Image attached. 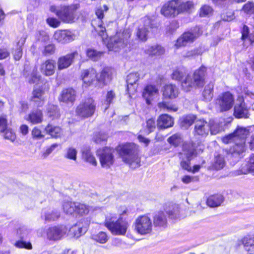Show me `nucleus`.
<instances>
[{"label": "nucleus", "mask_w": 254, "mask_h": 254, "mask_svg": "<svg viewBox=\"0 0 254 254\" xmlns=\"http://www.w3.org/2000/svg\"><path fill=\"white\" fill-rule=\"evenodd\" d=\"M118 149L124 162L129 164L133 168L139 166L140 160L138 156V146L133 143H127L120 145Z\"/></svg>", "instance_id": "obj_1"}, {"label": "nucleus", "mask_w": 254, "mask_h": 254, "mask_svg": "<svg viewBox=\"0 0 254 254\" xmlns=\"http://www.w3.org/2000/svg\"><path fill=\"white\" fill-rule=\"evenodd\" d=\"M206 68L201 66L192 75H188L182 82V88L186 92L192 88L202 86L204 84Z\"/></svg>", "instance_id": "obj_2"}, {"label": "nucleus", "mask_w": 254, "mask_h": 254, "mask_svg": "<svg viewBox=\"0 0 254 254\" xmlns=\"http://www.w3.org/2000/svg\"><path fill=\"white\" fill-rule=\"evenodd\" d=\"M193 6L191 1L181 2L179 0L169 1L162 7L161 14L166 17H175L180 13L187 11Z\"/></svg>", "instance_id": "obj_3"}, {"label": "nucleus", "mask_w": 254, "mask_h": 254, "mask_svg": "<svg viewBox=\"0 0 254 254\" xmlns=\"http://www.w3.org/2000/svg\"><path fill=\"white\" fill-rule=\"evenodd\" d=\"M126 213V210L120 214L117 220L113 217L106 218L105 226L114 235H125L129 226V223L122 215Z\"/></svg>", "instance_id": "obj_4"}, {"label": "nucleus", "mask_w": 254, "mask_h": 254, "mask_svg": "<svg viewBox=\"0 0 254 254\" xmlns=\"http://www.w3.org/2000/svg\"><path fill=\"white\" fill-rule=\"evenodd\" d=\"M78 8V6L77 4L60 7L52 5L50 7V10L55 12L63 22L70 23L74 22L77 19L76 11Z\"/></svg>", "instance_id": "obj_5"}, {"label": "nucleus", "mask_w": 254, "mask_h": 254, "mask_svg": "<svg viewBox=\"0 0 254 254\" xmlns=\"http://www.w3.org/2000/svg\"><path fill=\"white\" fill-rule=\"evenodd\" d=\"M131 35L130 31L125 30L123 33H117L111 37L107 44L110 51L117 52L126 47L128 43V39Z\"/></svg>", "instance_id": "obj_6"}, {"label": "nucleus", "mask_w": 254, "mask_h": 254, "mask_svg": "<svg viewBox=\"0 0 254 254\" xmlns=\"http://www.w3.org/2000/svg\"><path fill=\"white\" fill-rule=\"evenodd\" d=\"M180 158L182 159L180 165L182 168L188 171H191L190 166V161L193 156L196 155V151L194 143H185L182 147V151L179 153Z\"/></svg>", "instance_id": "obj_7"}, {"label": "nucleus", "mask_w": 254, "mask_h": 254, "mask_svg": "<svg viewBox=\"0 0 254 254\" xmlns=\"http://www.w3.org/2000/svg\"><path fill=\"white\" fill-rule=\"evenodd\" d=\"M253 127H238L233 133L226 135L222 138V141L225 144H228L232 141L243 142L245 143L246 139L250 135Z\"/></svg>", "instance_id": "obj_8"}, {"label": "nucleus", "mask_w": 254, "mask_h": 254, "mask_svg": "<svg viewBox=\"0 0 254 254\" xmlns=\"http://www.w3.org/2000/svg\"><path fill=\"white\" fill-rule=\"evenodd\" d=\"M96 109L94 100L89 98L80 103L76 109V115L83 118H87L93 116Z\"/></svg>", "instance_id": "obj_9"}, {"label": "nucleus", "mask_w": 254, "mask_h": 254, "mask_svg": "<svg viewBox=\"0 0 254 254\" xmlns=\"http://www.w3.org/2000/svg\"><path fill=\"white\" fill-rule=\"evenodd\" d=\"M152 226L151 219L145 215L138 217L134 223V230L137 233L142 235L150 233Z\"/></svg>", "instance_id": "obj_10"}, {"label": "nucleus", "mask_w": 254, "mask_h": 254, "mask_svg": "<svg viewBox=\"0 0 254 254\" xmlns=\"http://www.w3.org/2000/svg\"><path fill=\"white\" fill-rule=\"evenodd\" d=\"M234 97L229 92H226L219 95L216 101V106L221 112H225L232 108L234 105Z\"/></svg>", "instance_id": "obj_11"}, {"label": "nucleus", "mask_w": 254, "mask_h": 254, "mask_svg": "<svg viewBox=\"0 0 254 254\" xmlns=\"http://www.w3.org/2000/svg\"><path fill=\"white\" fill-rule=\"evenodd\" d=\"M49 89V85L46 83L38 88L34 89L31 101L34 103L35 106L37 107L43 106L46 100L45 94Z\"/></svg>", "instance_id": "obj_12"}, {"label": "nucleus", "mask_w": 254, "mask_h": 254, "mask_svg": "<svg viewBox=\"0 0 254 254\" xmlns=\"http://www.w3.org/2000/svg\"><path fill=\"white\" fill-rule=\"evenodd\" d=\"M114 152L113 148L109 147H105L104 149L97 150V153L102 167L108 168L113 164L114 161L113 153Z\"/></svg>", "instance_id": "obj_13"}, {"label": "nucleus", "mask_w": 254, "mask_h": 254, "mask_svg": "<svg viewBox=\"0 0 254 254\" xmlns=\"http://www.w3.org/2000/svg\"><path fill=\"white\" fill-rule=\"evenodd\" d=\"M210 126V124L204 120H196L194 123V135L206 137L211 129Z\"/></svg>", "instance_id": "obj_14"}, {"label": "nucleus", "mask_w": 254, "mask_h": 254, "mask_svg": "<svg viewBox=\"0 0 254 254\" xmlns=\"http://www.w3.org/2000/svg\"><path fill=\"white\" fill-rule=\"evenodd\" d=\"M66 231L67 228L65 226L51 227L47 231V238L50 240H58L65 235Z\"/></svg>", "instance_id": "obj_15"}, {"label": "nucleus", "mask_w": 254, "mask_h": 254, "mask_svg": "<svg viewBox=\"0 0 254 254\" xmlns=\"http://www.w3.org/2000/svg\"><path fill=\"white\" fill-rule=\"evenodd\" d=\"M53 37L58 42L65 44L73 41L75 35L69 30H58L55 32Z\"/></svg>", "instance_id": "obj_16"}, {"label": "nucleus", "mask_w": 254, "mask_h": 254, "mask_svg": "<svg viewBox=\"0 0 254 254\" xmlns=\"http://www.w3.org/2000/svg\"><path fill=\"white\" fill-rule=\"evenodd\" d=\"M159 95V90L155 85H147L143 91L142 96L145 99L148 105H150L151 102Z\"/></svg>", "instance_id": "obj_17"}, {"label": "nucleus", "mask_w": 254, "mask_h": 254, "mask_svg": "<svg viewBox=\"0 0 254 254\" xmlns=\"http://www.w3.org/2000/svg\"><path fill=\"white\" fill-rule=\"evenodd\" d=\"M77 51L62 56L58 59V67L59 70H62L69 67L73 62L74 58L78 56Z\"/></svg>", "instance_id": "obj_18"}, {"label": "nucleus", "mask_w": 254, "mask_h": 254, "mask_svg": "<svg viewBox=\"0 0 254 254\" xmlns=\"http://www.w3.org/2000/svg\"><path fill=\"white\" fill-rule=\"evenodd\" d=\"M237 103L234 107V115L237 118H248L249 117V111L244 102V99L239 97Z\"/></svg>", "instance_id": "obj_19"}, {"label": "nucleus", "mask_w": 254, "mask_h": 254, "mask_svg": "<svg viewBox=\"0 0 254 254\" xmlns=\"http://www.w3.org/2000/svg\"><path fill=\"white\" fill-rule=\"evenodd\" d=\"M24 76L30 84L38 82L40 79V75L38 73L37 68L35 66L29 68L25 67L23 72Z\"/></svg>", "instance_id": "obj_20"}, {"label": "nucleus", "mask_w": 254, "mask_h": 254, "mask_svg": "<svg viewBox=\"0 0 254 254\" xmlns=\"http://www.w3.org/2000/svg\"><path fill=\"white\" fill-rule=\"evenodd\" d=\"M235 145L229 149H225V151L227 155L234 157H239L246 150L245 143L238 141H234Z\"/></svg>", "instance_id": "obj_21"}, {"label": "nucleus", "mask_w": 254, "mask_h": 254, "mask_svg": "<svg viewBox=\"0 0 254 254\" xmlns=\"http://www.w3.org/2000/svg\"><path fill=\"white\" fill-rule=\"evenodd\" d=\"M108 9V7L106 5H104L103 8H98L95 11V14L98 18V25L95 26L93 25V23L92 24L94 26L95 30L102 36L104 35V32L106 31V29L102 25V21L101 19L104 17V12L107 11Z\"/></svg>", "instance_id": "obj_22"}, {"label": "nucleus", "mask_w": 254, "mask_h": 254, "mask_svg": "<svg viewBox=\"0 0 254 254\" xmlns=\"http://www.w3.org/2000/svg\"><path fill=\"white\" fill-rule=\"evenodd\" d=\"M56 62L54 60L49 59L41 64L40 71L45 76H51L55 72Z\"/></svg>", "instance_id": "obj_23"}, {"label": "nucleus", "mask_w": 254, "mask_h": 254, "mask_svg": "<svg viewBox=\"0 0 254 254\" xmlns=\"http://www.w3.org/2000/svg\"><path fill=\"white\" fill-rule=\"evenodd\" d=\"M163 99H174L179 95V89L176 86L173 84H168L164 86L162 89Z\"/></svg>", "instance_id": "obj_24"}, {"label": "nucleus", "mask_w": 254, "mask_h": 254, "mask_svg": "<svg viewBox=\"0 0 254 254\" xmlns=\"http://www.w3.org/2000/svg\"><path fill=\"white\" fill-rule=\"evenodd\" d=\"M76 96L75 90L73 88H69L62 91L60 100L66 103L72 104L75 101Z\"/></svg>", "instance_id": "obj_25"}, {"label": "nucleus", "mask_w": 254, "mask_h": 254, "mask_svg": "<svg viewBox=\"0 0 254 254\" xmlns=\"http://www.w3.org/2000/svg\"><path fill=\"white\" fill-rule=\"evenodd\" d=\"M197 37V36L193 33L185 32L178 39L175 46L177 47L186 46L188 43L192 42Z\"/></svg>", "instance_id": "obj_26"}, {"label": "nucleus", "mask_w": 254, "mask_h": 254, "mask_svg": "<svg viewBox=\"0 0 254 254\" xmlns=\"http://www.w3.org/2000/svg\"><path fill=\"white\" fill-rule=\"evenodd\" d=\"M81 77L83 82L89 85L97 77L96 71L93 68L83 70L82 71Z\"/></svg>", "instance_id": "obj_27"}, {"label": "nucleus", "mask_w": 254, "mask_h": 254, "mask_svg": "<svg viewBox=\"0 0 254 254\" xmlns=\"http://www.w3.org/2000/svg\"><path fill=\"white\" fill-rule=\"evenodd\" d=\"M173 125V119L167 114H163L158 119L157 127L159 128H167L172 127Z\"/></svg>", "instance_id": "obj_28"}, {"label": "nucleus", "mask_w": 254, "mask_h": 254, "mask_svg": "<svg viewBox=\"0 0 254 254\" xmlns=\"http://www.w3.org/2000/svg\"><path fill=\"white\" fill-rule=\"evenodd\" d=\"M113 70L109 67H105L101 71L99 76L97 77L98 81L106 85L112 80Z\"/></svg>", "instance_id": "obj_29"}, {"label": "nucleus", "mask_w": 254, "mask_h": 254, "mask_svg": "<svg viewBox=\"0 0 254 254\" xmlns=\"http://www.w3.org/2000/svg\"><path fill=\"white\" fill-rule=\"evenodd\" d=\"M43 117L42 111L37 109L32 111L25 119L31 124L35 125L41 123L43 121Z\"/></svg>", "instance_id": "obj_30"}, {"label": "nucleus", "mask_w": 254, "mask_h": 254, "mask_svg": "<svg viewBox=\"0 0 254 254\" xmlns=\"http://www.w3.org/2000/svg\"><path fill=\"white\" fill-rule=\"evenodd\" d=\"M167 218L164 212H157L153 217V224L155 227H163L167 225Z\"/></svg>", "instance_id": "obj_31"}, {"label": "nucleus", "mask_w": 254, "mask_h": 254, "mask_svg": "<svg viewBox=\"0 0 254 254\" xmlns=\"http://www.w3.org/2000/svg\"><path fill=\"white\" fill-rule=\"evenodd\" d=\"M245 252L244 254H252L254 253V237H246L242 240Z\"/></svg>", "instance_id": "obj_32"}, {"label": "nucleus", "mask_w": 254, "mask_h": 254, "mask_svg": "<svg viewBox=\"0 0 254 254\" xmlns=\"http://www.w3.org/2000/svg\"><path fill=\"white\" fill-rule=\"evenodd\" d=\"M223 196L221 194H215L210 196L207 200V205L211 207L219 206L223 201Z\"/></svg>", "instance_id": "obj_33"}, {"label": "nucleus", "mask_w": 254, "mask_h": 254, "mask_svg": "<svg viewBox=\"0 0 254 254\" xmlns=\"http://www.w3.org/2000/svg\"><path fill=\"white\" fill-rule=\"evenodd\" d=\"M213 84L210 82L205 86L202 92L203 100L205 102H210L213 97Z\"/></svg>", "instance_id": "obj_34"}, {"label": "nucleus", "mask_w": 254, "mask_h": 254, "mask_svg": "<svg viewBox=\"0 0 254 254\" xmlns=\"http://www.w3.org/2000/svg\"><path fill=\"white\" fill-rule=\"evenodd\" d=\"M47 114L52 120L60 117V114L58 107L53 104H49L47 108Z\"/></svg>", "instance_id": "obj_35"}, {"label": "nucleus", "mask_w": 254, "mask_h": 254, "mask_svg": "<svg viewBox=\"0 0 254 254\" xmlns=\"http://www.w3.org/2000/svg\"><path fill=\"white\" fill-rule=\"evenodd\" d=\"M166 212L172 218H178L180 217V208L178 204H172L166 208Z\"/></svg>", "instance_id": "obj_36"}, {"label": "nucleus", "mask_w": 254, "mask_h": 254, "mask_svg": "<svg viewBox=\"0 0 254 254\" xmlns=\"http://www.w3.org/2000/svg\"><path fill=\"white\" fill-rule=\"evenodd\" d=\"M87 230V226H81L80 223L72 226L69 230L70 233L74 234V236L77 238L80 237L83 234H84Z\"/></svg>", "instance_id": "obj_37"}, {"label": "nucleus", "mask_w": 254, "mask_h": 254, "mask_svg": "<svg viewBox=\"0 0 254 254\" xmlns=\"http://www.w3.org/2000/svg\"><path fill=\"white\" fill-rule=\"evenodd\" d=\"M45 130L47 133L49 134L53 137L57 138L61 135V129L58 127L48 125L45 127Z\"/></svg>", "instance_id": "obj_38"}, {"label": "nucleus", "mask_w": 254, "mask_h": 254, "mask_svg": "<svg viewBox=\"0 0 254 254\" xmlns=\"http://www.w3.org/2000/svg\"><path fill=\"white\" fill-rule=\"evenodd\" d=\"M158 107L159 109L167 112H176L178 110L175 105L165 101L158 103Z\"/></svg>", "instance_id": "obj_39"}, {"label": "nucleus", "mask_w": 254, "mask_h": 254, "mask_svg": "<svg viewBox=\"0 0 254 254\" xmlns=\"http://www.w3.org/2000/svg\"><path fill=\"white\" fill-rule=\"evenodd\" d=\"M25 39H21L17 43V48L13 52L14 58L16 61H19L22 56V45L25 42Z\"/></svg>", "instance_id": "obj_40"}, {"label": "nucleus", "mask_w": 254, "mask_h": 254, "mask_svg": "<svg viewBox=\"0 0 254 254\" xmlns=\"http://www.w3.org/2000/svg\"><path fill=\"white\" fill-rule=\"evenodd\" d=\"M82 157L86 161L94 166L97 165V162L95 160V158L92 154L90 150L85 149L82 150Z\"/></svg>", "instance_id": "obj_41"}, {"label": "nucleus", "mask_w": 254, "mask_h": 254, "mask_svg": "<svg viewBox=\"0 0 254 254\" xmlns=\"http://www.w3.org/2000/svg\"><path fill=\"white\" fill-rule=\"evenodd\" d=\"M225 165V161L224 157L219 155L215 157L212 167L213 169L218 170L222 169Z\"/></svg>", "instance_id": "obj_42"}, {"label": "nucleus", "mask_w": 254, "mask_h": 254, "mask_svg": "<svg viewBox=\"0 0 254 254\" xmlns=\"http://www.w3.org/2000/svg\"><path fill=\"white\" fill-rule=\"evenodd\" d=\"M87 56L93 61H98L103 55V52L97 51L94 49H89L86 52Z\"/></svg>", "instance_id": "obj_43"}, {"label": "nucleus", "mask_w": 254, "mask_h": 254, "mask_svg": "<svg viewBox=\"0 0 254 254\" xmlns=\"http://www.w3.org/2000/svg\"><path fill=\"white\" fill-rule=\"evenodd\" d=\"M63 210L67 214L71 215L75 213L76 209V202L67 201L64 202L63 205Z\"/></svg>", "instance_id": "obj_44"}, {"label": "nucleus", "mask_w": 254, "mask_h": 254, "mask_svg": "<svg viewBox=\"0 0 254 254\" xmlns=\"http://www.w3.org/2000/svg\"><path fill=\"white\" fill-rule=\"evenodd\" d=\"M165 50L163 47L160 45L151 46L147 50V53L152 55H161L164 53Z\"/></svg>", "instance_id": "obj_45"}, {"label": "nucleus", "mask_w": 254, "mask_h": 254, "mask_svg": "<svg viewBox=\"0 0 254 254\" xmlns=\"http://www.w3.org/2000/svg\"><path fill=\"white\" fill-rule=\"evenodd\" d=\"M92 239L97 242L104 244L108 241V237L105 232H100L97 234L93 235L92 236Z\"/></svg>", "instance_id": "obj_46"}, {"label": "nucleus", "mask_w": 254, "mask_h": 254, "mask_svg": "<svg viewBox=\"0 0 254 254\" xmlns=\"http://www.w3.org/2000/svg\"><path fill=\"white\" fill-rule=\"evenodd\" d=\"M89 211V207L86 205L79 202H76L75 213L82 215L83 214H88Z\"/></svg>", "instance_id": "obj_47"}, {"label": "nucleus", "mask_w": 254, "mask_h": 254, "mask_svg": "<svg viewBox=\"0 0 254 254\" xmlns=\"http://www.w3.org/2000/svg\"><path fill=\"white\" fill-rule=\"evenodd\" d=\"M195 119V117L193 115L187 116L182 119L181 127L185 129L188 128L194 123Z\"/></svg>", "instance_id": "obj_48"}, {"label": "nucleus", "mask_w": 254, "mask_h": 254, "mask_svg": "<svg viewBox=\"0 0 254 254\" xmlns=\"http://www.w3.org/2000/svg\"><path fill=\"white\" fill-rule=\"evenodd\" d=\"M139 79V74L137 72H132L129 73L127 77V89L129 88V85L132 86L138 81Z\"/></svg>", "instance_id": "obj_49"}, {"label": "nucleus", "mask_w": 254, "mask_h": 254, "mask_svg": "<svg viewBox=\"0 0 254 254\" xmlns=\"http://www.w3.org/2000/svg\"><path fill=\"white\" fill-rule=\"evenodd\" d=\"M148 30L146 27H142L138 28L136 33L137 38L142 41H145L147 40V35Z\"/></svg>", "instance_id": "obj_50"}, {"label": "nucleus", "mask_w": 254, "mask_h": 254, "mask_svg": "<svg viewBox=\"0 0 254 254\" xmlns=\"http://www.w3.org/2000/svg\"><path fill=\"white\" fill-rule=\"evenodd\" d=\"M77 153V151L75 148L70 147L66 149L64 156L67 159L76 161Z\"/></svg>", "instance_id": "obj_51"}, {"label": "nucleus", "mask_w": 254, "mask_h": 254, "mask_svg": "<svg viewBox=\"0 0 254 254\" xmlns=\"http://www.w3.org/2000/svg\"><path fill=\"white\" fill-rule=\"evenodd\" d=\"M168 142L175 146H178L183 142L181 135L178 133L175 134L168 139Z\"/></svg>", "instance_id": "obj_52"}, {"label": "nucleus", "mask_w": 254, "mask_h": 254, "mask_svg": "<svg viewBox=\"0 0 254 254\" xmlns=\"http://www.w3.org/2000/svg\"><path fill=\"white\" fill-rule=\"evenodd\" d=\"M115 98V94L113 91H110L107 92L106 99L103 104V106H105V110H107L109 107L110 105L113 103Z\"/></svg>", "instance_id": "obj_53"}, {"label": "nucleus", "mask_w": 254, "mask_h": 254, "mask_svg": "<svg viewBox=\"0 0 254 254\" xmlns=\"http://www.w3.org/2000/svg\"><path fill=\"white\" fill-rule=\"evenodd\" d=\"M212 8L209 5H204L199 10V15L201 17L209 16L212 14Z\"/></svg>", "instance_id": "obj_54"}, {"label": "nucleus", "mask_w": 254, "mask_h": 254, "mask_svg": "<svg viewBox=\"0 0 254 254\" xmlns=\"http://www.w3.org/2000/svg\"><path fill=\"white\" fill-rule=\"evenodd\" d=\"M60 216V213L58 211H51L45 213V219L46 221H54Z\"/></svg>", "instance_id": "obj_55"}, {"label": "nucleus", "mask_w": 254, "mask_h": 254, "mask_svg": "<svg viewBox=\"0 0 254 254\" xmlns=\"http://www.w3.org/2000/svg\"><path fill=\"white\" fill-rule=\"evenodd\" d=\"M56 51V47L54 44H51L46 46L42 54L45 56H50L55 53Z\"/></svg>", "instance_id": "obj_56"}, {"label": "nucleus", "mask_w": 254, "mask_h": 254, "mask_svg": "<svg viewBox=\"0 0 254 254\" xmlns=\"http://www.w3.org/2000/svg\"><path fill=\"white\" fill-rule=\"evenodd\" d=\"M59 144L54 143L50 146L48 147L46 150L43 152L41 154V158L42 159L46 158L52 152H53L58 147Z\"/></svg>", "instance_id": "obj_57"}, {"label": "nucleus", "mask_w": 254, "mask_h": 254, "mask_svg": "<svg viewBox=\"0 0 254 254\" xmlns=\"http://www.w3.org/2000/svg\"><path fill=\"white\" fill-rule=\"evenodd\" d=\"M107 138V134L105 133L99 132L94 135L93 140L96 143H100L101 142L106 141Z\"/></svg>", "instance_id": "obj_58"}, {"label": "nucleus", "mask_w": 254, "mask_h": 254, "mask_svg": "<svg viewBox=\"0 0 254 254\" xmlns=\"http://www.w3.org/2000/svg\"><path fill=\"white\" fill-rule=\"evenodd\" d=\"M208 123L210 124V131L211 134H216L221 130V127L218 124L215 123L213 121H210Z\"/></svg>", "instance_id": "obj_59"}, {"label": "nucleus", "mask_w": 254, "mask_h": 254, "mask_svg": "<svg viewBox=\"0 0 254 254\" xmlns=\"http://www.w3.org/2000/svg\"><path fill=\"white\" fill-rule=\"evenodd\" d=\"M244 11L248 14L254 13V3L252 2H248L243 6Z\"/></svg>", "instance_id": "obj_60"}, {"label": "nucleus", "mask_w": 254, "mask_h": 254, "mask_svg": "<svg viewBox=\"0 0 254 254\" xmlns=\"http://www.w3.org/2000/svg\"><path fill=\"white\" fill-rule=\"evenodd\" d=\"M241 98H243L244 101L245 100L252 103L254 102V94L248 90L245 91L244 95Z\"/></svg>", "instance_id": "obj_61"}, {"label": "nucleus", "mask_w": 254, "mask_h": 254, "mask_svg": "<svg viewBox=\"0 0 254 254\" xmlns=\"http://www.w3.org/2000/svg\"><path fill=\"white\" fill-rule=\"evenodd\" d=\"M201 50L200 48H195L190 51H188L184 56L185 57L190 58L201 54Z\"/></svg>", "instance_id": "obj_62"}, {"label": "nucleus", "mask_w": 254, "mask_h": 254, "mask_svg": "<svg viewBox=\"0 0 254 254\" xmlns=\"http://www.w3.org/2000/svg\"><path fill=\"white\" fill-rule=\"evenodd\" d=\"M247 166L248 172L254 174V154L250 156Z\"/></svg>", "instance_id": "obj_63"}, {"label": "nucleus", "mask_w": 254, "mask_h": 254, "mask_svg": "<svg viewBox=\"0 0 254 254\" xmlns=\"http://www.w3.org/2000/svg\"><path fill=\"white\" fill-rule=\"evenodd\" d=\"M29 232V230L26 227H22L17 230L16 233L20 239H23L27 237Z\"/></svg>", "instance_id": "obj_64"}]
</instances>
